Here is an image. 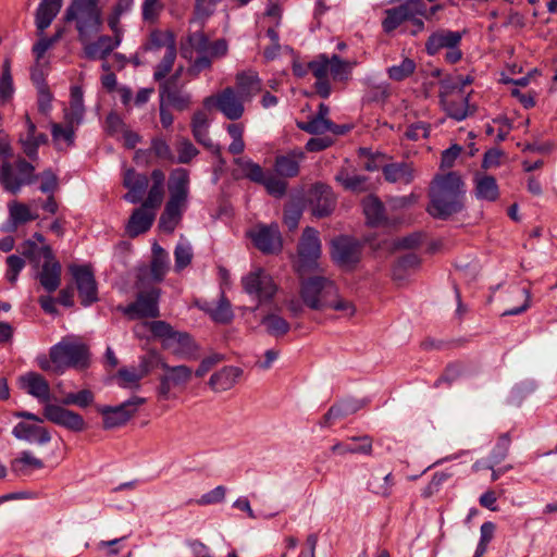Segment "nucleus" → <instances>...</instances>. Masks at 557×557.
I'll return each mask as SVG.
<instances>
[{
  "label": "nucleus",
  "mask_w": 557,
  "mask_h": 557,
  "mask_svg": "<svg viewBox=\"0 0 557 557\" xmlns=\"http://www.w3.org/2000/svg\"><path fill=\"white\" fill-rule=\"evenodd\" d=\"M21 387L29 395L45 404L44 417L48 421L73 432H82L86 428L84 418L60 405L50 404L51 393L48 381L36 372H28L20 377Z\"/></svg>",
  "instance_id": "obj_1"
},
{
  "label": "nucleus",
  "mask_w": 557,
  "mask_h": 557,
  "mask_svg": "<svg viewBox=\"0 0 557 557\" xmlns=\"http://www.w3.org/2000/svg\"><path fill=\"white\" fill-rule=\"evenodd\" d=\"M299 295L302 302L312 310L333 309L346 317H352L356 312L354 304L342 298L336 284L326 276H300Z\"/></svg>",
  "instance_id": "obj_2"
},
{
  "label": "nucleus",
  "mask_w": 557,
  "mask_h": 557,
  "mask_svg": "<svg viewBox=\"0 0 557 557\" xmlns=\"http://www.w3.org/2000/svg\"><path fill=\"white\" fill-rule=\"evenodd\" d=\"M465 184L459 174L449 172L436 175L430 186L428 212L445 220L463 209Z\"/></svg>",
  "instance_id": "obj_3"
},
{
  "label": "nucleus",
  "mask_w": 557,
  "mask_h": 557,
  "mask_svg": "<svg viewBox=\"0 0 557 557\" xmlns=\"http://www.w3.org/2000/svg\"><path fill=\"white\" fill-rule=\"evenodd\" d=\"M162 371L158 377L157 397L159 400H174L193 380L194 371L186 364L171 366L164 359L157 360Z\"/></svg>",
  "instance_id": "obj_4"
},
{
  "label": "nucleus",
  "mask_w": 557,
  "mask_h": 557,
  "mask_svg": "<svg viewBox=\"0 0 557 557\" xmlns=\"http://www.w3.org/2000/svg\"><path fill=\"white\" fill-rule=\"evenodd\" d=\"M49 356L53 361L57 374H62L65 369H86L89 366V349L83 342L66 337L51 347Z\"/></svg>",
  "instance_id": "obj_5"
},
{
  "label": "nucleus",
  "mask_w": 557,
  "mask_h": 557,
  "mask_svg": "<svg viewBox=\"0 0 557 557\" xmlns=\"http://www.w3.org/2000/svg\"><path fill=\"white\" fill-rule=\"evenodd\" d=\"M64 20L74 23L79 35L99 32L102 20L98 0H72L65 10Z\"/></svg>",
  "instance_id": "obj_6"
},
{
  "label": "nucleus",
  "mask_w": 557,
  "mask_h": 557,
  "mask_svg": "<svg viewBox=\"0 0 557 557\" xmlns=\"http://www.w3.org/2000/svg\"><path fill=\"white\" fill-rule=\"evenodd\" d=\"M37 178L35 168L24 159L15 163L4 162L0 166V184L12 194H17L23 186L33 184Z\"/></svg>",
  "instance_id": "obj_7"
},
{
  "label": "nucleus",
  "mask_w": 557,
  "mask_h": 557,
  "mask_svg": "<svg viewBox=\"0 0 557 557\" xmlns=\"http://www.w3.org/2000/svg\"><path fill=\"white\" fill-rule=\"evenodd\" d=\"M321 256V242L319 233L312 227H307L298 244V260L296 271L299 276L318 268V260Z\"/></svg>",
  "instance_id": "obj_8"
},
{
  "label": "nucleus",
  "mask_w": 557,
  "mask_h": 557,
  "mask_svg": "<svg viewBox=\"0 0 557 557\" xmlns=\"http://www.w3.org/2000/svg\"><path fill=\"white\" fill-rule=\"evenodd\" d=\"M242 286L245 293L256 297L259 304L270 301L277 292V285L272 276L262 268H255L244 275Z\"/></svg>",
  "instance_id": "obj_9"
},
{
  "label": "nucleus",
  "mask_w": 557,
  "mask_h": 557,
  "mask_svg": "<svg viewBox=\"0 0 557 557\" xmlns=\"http://www.w3.org/2000/svg\"><path fill=\"white\" fill-rule=\"evenodd\" d=\"M247 102L233 87H226L214 96L207 97L203 104L207 108L215 107L226 119L239 120L245 113Z\"/></svg>",
  "instance_id": "obj_10"
},
{
  "label": "nucleus",
  "mask_w": 557,
  "mask_h": 557,
  "mask_svg": "<svg viewBox=\"0 0 557 557\" xmlns=\"http://www.w3.org/2000/svg\"><path fill=\"white\" fill-rule=\"evenodd\" d=\"M146 51L152 53L156 58H161L153 76L156 81L163 79L172 70L176 58L175 37H151L146 46Z\"/></svg>",
  "instance_id": "obj_11"
},
{
  "label": "nucleus",
  "mask_w": 557,
  "mask_h": 557,
  "mask_svg": "<svg viewBox=\"0 0 557 557\" xmlns=\"http://www.w3.org/2000/svg\"><path fill=\"white\" fill-rule=\"evenodd\" d=\"M14 417L36 422L17 423L12 430V434L15 438L29 443H36L38 445H45L51 441L50 432L46 428L38 424L42 422V419L37 414L28 411H16L14 412Z\"/></svg>",
  "instance_id": "obj_12"
},
{
  "label": "nucleus",
  "mask_w": 557,
  "mask_h": 557,
  "mask_svg": "<svg viewBox=\"0 0 557 557\" xmlns=\"http://www.w3.org/2000/svg\"><path fill=\"white\" fill-rule=\"evenodd\" d=\"M160 289L151 287L147 290H140L136 300L126 307L119 309L129 319L158 318L159 312Z\"/></svg>",
  "instance_id": "obj_13"
},
{
  "label": "nucleus",
  "mask_w": 557,
  "mask_h": 557,
  "mask_svg": "<svg viewBox=\"0 0 557 557\" xmlns=\"http://www.w3.org/2000/svg\"><path fill=\"white\" fill-rule=\"evenodd\" d=\"M168 188L170 198L165 203V208L183 214L187 207L189 195V173L183 168L175 169L171 172Z\"/></svg>",
  "instance_id": "obj_14"
},
{
  "label": "nucleus",
  "mask_w": 557,
  "mask_h": 557,
  "mask_svg": "<svg viewBox=\"0 0 557 557\" xmlns=\"http://www.w3.org/2000/svg\"><path fill=\"white\" fill-rule=\"evenodd\" d=\"M145 403L144 397L133 396L119 406L100 407L99 412L103 417L104 429H113L125 424Z\"/></svg>",
  "instance_id": "obj_15"
},
{
  "label": "nucleus",
  "mask_w": 557,
  "mask_h": 557,
  "mask_svg": "<svg viewBox=\"0 0 557 557\" xmlns=\"http://www.w3.org/2000/svg\"><path fill=\"white\" fill-rule=\"evenodd\" d=\"M69 271L75 281L82 305L87 307L96 302L98 300V289L91 268L89 265L72 264L69 267Z\"/></svg>",
  "instance_id": "obj_16"
},
{
  "label": "nucleus",
  "mask_w": 557,
  "mask_h": 557,
  "mask_svg": "<svg viewBox=\"0 0 557 557\" xmlns=\"http://www.w3.org/2000/svg\"><path fill=\"white\" fill-rule=\"evenodd\" d=\"M256 248L263 253H276L282 249V237L277 224L256 225L248 232Z\"/></svg>",
  "instance_id": "obj_17"
},
{
  "label": "nucleus",
  "mask_w": 557,
  "mask_h": 557,
  "mask_svg": "<svg viewBox=\"0 0 557 557\" xmlns=\"http://www.w3.org/2000/svg\"><path fill=\"white\" fill-rule=\"evenodd\" d=\"M332 258L341 267L350 268L360 260L361 246L350 237H338L332 243Z\"/></svg>",
  "instance_id": "obj_18"
},
{
  "label": "nucleus",
  "mask_w": 557,
  "mask_h": 557,
  "mask_svg": "<svg viewBox=\"0 0 557 557\" xmlns=\"http://www.w3.org/2000/svg\"><path fill=\"white\" fill-rule=\"evenodd\" d=\"M45 262L39 273V282L47 292H54L61 282V264L54 260L52 249L49 245L41 247Z\"/></svg>",
  "instance_id": "obj_19"
},
{
  "label": "nucleus",
  "mask_w": 557,
  "mask_h": 557,
  "mask_svg": "<svg viewBox=\"0 0 557 557\" xmlns=\"http://www.w3.org/2000/svg\"><path fill=\"white\" fill-rule=\"evenodd\" d=\"M38 219V213L33 211L30 206L12 200L8 202V219L3 225L5 232L13 233L21 225Z\"/></svg>",
  "instance_id": "obj_20"
},
{
  "label": "nucleus",
  "mask_w": 557,
  "mask_h": 557,
  "mask_svg": "<svg viewBox=\"0 0 557 557\" xmlns=\"http://www.w3.org/2000/svg\"><path fill=\"white\" fill-rule=\"evenodd\" d=\"M441 102L446 113L457 121L465 120L469 113L468 95L465 91H449L444 89L441 92Z\"/></svg>",
  "instance_id": "obj_21"
},
{
  "label": "nucleus",
  "mask_w": 557,
  "mask_h": 557,
  "mask_svg": "<svg viewBox=\"0 0 557 557\" xmlns=\"http://www.w3.org/2000/svg\"><path fill=\"white\" fill-rule=\"evenodd\" d=\"M330 67L329 58L325 54H321L308 63V69L317 79L314 84L317 94L324 99L329 98L332 91L329 79Z\"/></svg>",
  "instance_id": "obj_22"
},
{
  "label": "nucleus",
  "mask_w": 557,
  "mask_h": 557,
  "mask_svg": "<svg viewBox=\"0 0 557 557\" xmlns=\"http://www.w3.org/2000/svg\"><path fill=\"white\" fill-rule=\"evenodd\" d=\"M148 177L143 173H137L134 169H128L123 175V186L127 189L124 199L131 203H138L148 188Z\"/></svg>",
  "instance_id": "obj_23"
},
{
  "label": "nucleus",
  "mask_w": 557,
  "mask_h": 557,
  "mask_svg": "<svg viewBox=\"0 0 557 557\" xmlns=\"http://www.w3.org/2000/svg\"><path fill=\"white\" fill-rule=\"evenodd\" d=\"M164 348L181 359L196 358L197 346L190 335L185 332L174 331Z\"/></svg>",
  "instance_id": "obj_24"
},
{
  "label": "nucleus",
  "mask_w": 557,
  "mask_h": 557,
  "mask_svg": "<svg viewBox=\"0 0 557 557\" xmlns=\"http://www.w3.org/2000/svg\"><path fill=\"white\" fill-rule=\"evenodd\" d=\"M177 75L178 72L174 77L163 82L160 85V100L169 107H173L176 110L183 111L189 107L191 99L188 94L177 90L173 87V82Z\"/></svg>",
  "instance_id": "obj_25"
},
{
  "label": "nucleus",
  "mask_w": 557,
  "mask_h": 557,
  "mask_svg": "<svg viewBox=\"0 0 557 557\" xmlns=\"http://www.w3.org/2000/svg\"><path fill=\"white\" fill-rule=\"evenodd\" d=\"M154 218L156 211H152L141 205L139 208L135 209L129 216L128 223L126 225V233L131 237H136L143 233H146L152 226Z\"/></svg>",
  "instance_id": "obj_26"
},
{
  "label": "nucleus",
  "mask_w": 557,
  "mask_h": 557,
  "mask_svg": "<svg viewBox=\"0 0 557 557\" xmlns=\"http://www.w3.org/2000/svg\"><path fill=\"white\" fill-rule=\"evenodd\" d=\"M236 91L246 100L250 101L262 89V82L255 71H242L236 74Z\"/></svg>",
  "instance_id": "obj_27"
},
{
  "label": "nucleus",
  "mask_w": 557,
  "mask_h": 557,
  "mask_svg": "<svg viewBox=\"0 0 557 557\" xmlns=\"http://www.w3.org/2000/svg\"><path fill=\"white\" fill-rule=\"evenodd\" d=\"M242 374L243 370L238 367H223L211 375L209 385L215 392H225L231 389L237 383Z\"/></svg>",
  "instance_id": "obj_28"
},
{
  "label": "nucleus",
  "mask_w": 557,
  "mask_h": 557,
  "mask_svg": "<svg viewBox=\"0 0 557 557\" xmlns=\"http://www.w3.org/2000/svg\"><path fill=\"white\" fill-rule=\"evenodd\" d=\"M385 180L389 183L408 185L414 178V169L411 163H389L382 169Z\"/></svg>",
  "instance_id": "obj_29"
},
{
  "label": "nucleus",
  "mask_w": 557,
  "mask_h": 557,
  "mask_svg": "<svg viewBox=\"0 0 557 557\" xmlns=\"http://www.w3.org/2000/svg\"><path fill=\"white\" fill-rule=\"evenodd\" d=\"M63 0H41L36 10V26L38 30L44 32L48 28L54 17L60 12Z\"/></svg>",
  "instance_id": "obj_30"
},
{
  "label": "nucleus",
  "mask_w": 557,
  "mask_h": 557,
  "mask_svg": "<svg viewBox=\"0 0 557 557\" xmlns=\"http://www.w3.org/2000/svg\"><path fill=\"white\" fill-rule=\"evenodd\" d=\"M350 441L358 442V444H349L344 442H337L332 447L331 450L334 455L345 456L347 454H362V455H371L372 453V438L368 435L364 436H352L349 438Z\"/></svg>",
  "instance_id": "obj_31"
},
{
  "label": "nucleus",
  "mask_w": 557,
  "mask_h": 557,
  "mask_svg": "<svg viewBox=\"0 0 557 557\" xmlns=\"http://www.w3.org/2000/svg\"><path fill=\"white\" fill-rule=\"evenodd\" d=\"M302 151H292L275 159L274 169L277 175L282 177H294L299 172V162L304 159Z\"/></svg>",
  "instance_id": "obj_32"
},
{
  "label": "nucleus",
  "mask_w": 557,
  "mask_h": 557,
  "mask_svg": "<svg viewBox=\"0 0 557 557\" xmlns=\"http://www.w3.org/2000/svg\"><path fill=\"white\" fill-rule=\"evenodd\" d=\"M363 407L361 400H343L332 406L323 417V426H329L333 421L354 414Z\"/></svg>",
  "instance_id": "obj_33"
},
{
  "label": "nucleus",
  "mask_w": 557,
  "mask_h": 557,
  "mask_svg": "<svg viewBox=\"0 0 557 557\" xmlns=\"http://www.w3.org/2000/svg\"><path fill=\"white\" fill-rule=\"evenodd\" d=\"M314 193L317 199L313 203L312 212L318 218H324L332 213L335 208V196L330 187L319 185L315 187Z\"/></svg>",
  "instance_id": "obj_34"
},
{
  "label": "nucleus",
  "mask_w": 557,
  "mask_h": 557,
  "mask_svg": "<svg viewBox=\"0 0 557 557\" xmlns=\"http://www.w3.org/2000/svg\"><path fill=\"white\" fill-rule=\"evenodd\" d=\"M89 59H103L120 45V37H97L94 42H83Z\"/></svg>",
  "instance_id": "obj_35"
},
{
  "label": "nucleus",
  "mask_w": 557,
  "mask_h": 557,
  "mask_svg": "<svg viewBox=\"0 0 557 557\" xmlns=\"http://www.w3.org/2000/svg\"><path fill=\"white\" fill-rule=\"evenodd\" d=\"M394 478L392 472L383 473L379 469L374 470L368 482L370 492L377 496L389 497L393 492Z\"/></svg>",
  "instance_id": "obj_36"
},
{
  "label": "nucleus",
  "mask_w": 557,
  "mask_h": 557,
  "mask_svg": "<svg viewBox=\"0 0 557 557\" xmlns=\"http://www.w3.org/2000/svg\"><path fill=\"white\" fill-rule=\"evenodd\" d=\"M474 191L478 199L495 201L498 198V185L493 176L478 174L474 178Z\"/></svg>",
  "instance_id": "obj_37"
},
{
  "label": "nucleus",
  "mask_w": 557,
  "mask_h": 557,
  "mask_svg": "<svg viewBox=\"0 0 557 557\" xmlns=\"http://www.w3.org/2000/svg\"><path fill=\"white\" fill-rule=\"evenodd\" d=\"M201 309L206 311L216 323H228L234 317L231 302L227 300L223 293L221 294L220 299L214 307L206 304L201 307Z\"/></svg>",
  "instance_id": "obj_38"
},
{
  "label": "nucleus",
  "mask_w": 557,
  "mask_h": 557,
  "mask_svg": "<svg viewBox=\"0 0 557 557\" xmlns=\"http://www.w3.org/2000/svg\"><path fill=\"white\" fill-rule=\"evenodd\" d=\"M83 90L78 86L71 88L70 108L65 110V120L71 124H79L84 115Z\"/></svg>",
  "instance_id": "obj_39"
},
{
  "label": "nucleus",
  "mask_w": 557,
  "mask_h": 557,
  "mask_svg": "<svg viewBox=\"0 0 557 557\" xmlns=\"http://www.w3.org/2000/svg\"><path fill=\"white\" fill-rule=\"evenodd\" d=\"M152 252L150 274L154 282H161L169 270V257L166 251L159 245L153 246Z\"/></svg>",
  "instance_id": "obj_40"
},
{
  "label": "nucleus",
  "mask_w": 557,
  "mask_h": 557,
  "mask_svg": "<svg viewBox=\"0 0 557 557\" xmlns=\"http://www.w3.org/2000/svg\"><path fill=\"white\" fill-rule=\"evenodd\" d=\"M417 69V63L413 59L405 57L398 64L387 67L386 73L389 79L394 82H403L410 77Z\"/></svg>",
  "instance_id": "obj_41"
},
{
  "label": "nucleus",
  "mask_w": 557,
  "mask_h": 557,
  "mask_svg": "<svg viewBox=\"0 0 557 557\" xmlns=\"http://www.w3.org/2000/svg\"><path fill=\"white\" fill-rule=\"evenodd\" d=\"M42 468L44 462L29 451H22L21 455L12 461V469L18 475H28L32 469Z\"/></svg>",
  "instance_id": "obj_42"
},
{
  "label": "nucleus",
  "mask_w": 557,
  "mask_h": 557,
  "mask_svg": "<svg viewBox=\"0 0 557 557\" xmlns=\"http://www.w3.org/2000/svg\"><path fill=\"white\" fill-rule=\"evenodd\" d=\"M362 207L369 224L379 225L384 221V207L376 197H366Z\"/></svg>",
  "instance_id": "obj_43"
},
{
  "label": "nucleus",
  "mask_w": 557,
  "mask_h": 557,
  "mask_svg": "<svg viewBox=\"0 0 557 557\" xmlns=\"http://www.w3.org/2000/svg\"><path fill=\"white\" fill-rule=\"evenodd\" d=\"M208 128L209 121L207 114L203 111L196 112L191 120L193 135L198 143L206 146L209 145L210 141Z\"/></svg>",
  "instance_id": "obj_44"
},
{
  "label": "nucleus",
  "mask_w": 557,
  "mask_h": 557,
  "mask_svg": "<svg viewBox=\"0 0 557 557\" xmlns=\"http://www.w3.org/2000/svg\"><path fill=\"white\" fill-rule=\"evenodd\" d=\"M235 163L243 171L244 175L253 183L261 184L268 175L258 163L250 159L237 158Z\"/></svg>",
  "instance_id": "obj_45"
},
{
  "label": "nucleus",
  "mask_w": 557,
  "mask_h": 557,
  "mask_svg": "<svg viewBox=\"0 0 557 557\" xmlns=\"http://www.w3.org/2000/svg\"><path fill=\"white\" fill-rule=\"evenodd\" d=\"M400 5L403 9H405V12H407L410 17H413L414 15H421L429 18L442 9L441 4H435L430 10H428L425 0H404Z\"/></svg>",
  "instance_id": "obj_46"
},
{
  "label": "nucleus",
  "mask_w": 557,
  "mask_h": 557,
  "mask_svg": "<svg viewBox=\"0 0 557 557\" xmlns=\"http://www.w3.org/2000/svg\"><path fill=\"white\" fill-rule=\"evenodd\" d=\"M420 264V258L413 253L409 252L403 256L396 263L393 270V278L395 281H403L406 277L405 272L408 270L417 269Z\"/></svg>",
  "instance_id": "obj_47"
},
{
  "label": "nucleus",
  "mask_w": 557,
  "mask_h": 557,
  "mask_svg": "<svg viewBox=\"0 0 557 557\" xmlns=\"http://www.w3.org/2000/svg\"><path fill=\"white\" fill-rule=\"evenodd\" d=\"M261 323L265 326L267 332L273 336H283L289 331V323L277 314H268Z\"/></svg>",
  "instance_id": "obj_48"
},
{
  "label": "nucleus",
  "mask_w": 557,
  "mask_h": 557,
  "mask_svg": "<svg viewBox=\"0 0 557 557\" xmlns=\"http://www.w3.org/2000/svg\"><path fill=\"white\" fill-rule=\"evenodd\" d=\"M116 380H117V384L119 386L123 387V388H138L139 387V383L140 381L143 380L139 375V373L137 372V370L135 369V367H124V368H121L117 373H116Z\"/></svg>",
  "instance_id": "obj_49"
},
{
  "label": "nucleus",
  "mask_w": 557,
  "mask_h": 557,
  "mask_svg": "<svg viewBox=\"0 0 557 557\" xmlns=\"http://www.w3.org/2000/svg\"><path fill=\"white\" fill-rule=\"evenodd\" d=\"M510 447V437L508 434H503L498 437L497 443L490 455L488 469H493L496 465L500 463L508 455Z\"/></svg>",
  "instance_id": "obj_50"
},
{
  "label": "nucleus",
  "mask_w": 557,
  "mask_h": 557,
  "mask_svg": "<svg viewBox=\"0 0 557 557\" xmlns=\"http://www.w3.org/2000/svg\"><path fill=\"white\" fill-rule=\"evenodd\" d=\"M410 18L401 5L386 10V17L383 20L382 25L385 32L389 33L396 29L404 21Z\"/></svg>",
  "instance_id": "obj_51"
},
{
  "label": "nucleus",
  "mask_w": 557,
  "mask_h": 557,
  "mask_svg": "<svg viewBox=\"0 0 557 557\" xmlns=\"http://www.w3.org/2000/svg\"><path fill=\"white\" fill-rule=\"evenodd\" d=\"M175 270L177 272L190 264L193 259V248L188 242H180L174 250Z\"/></svg>",
  "instance_id": "obj_52"
},
{
  "label": "nucleus",
  "mask_w": 557,
  "mask_h": 557,
  "mask_svg": "<svg viewBox=\"0 0 557 557\" xmlns=\"http://www.w3.org/2000/svg\"><path fill=\"white\" fill-rule=\"evenodd\" d=\"M74 124L67 122L66 126H62L59 123L51 124L52 139L57 145L65 143L66 146H71L74 143Z\"/></svg>",
  "instance_id": "obj_53"
},
{
  "label": "nucleus",
  "mask_w": 557,
  "mask_h": 557,
  "mask_svg": "<svg viewBox=\"0 0 557 557\" xmlns=\"http://www.w3.org/2000/svg\"><path fill=\"white\" fill-rule=\"evenodd\" d=\"M26 127L27 132L25 135L21 136L20 141L22 144L23 151L25 152V154L33 159L36 157V125L32 122L28 115H26Z\"/></svg>",
  "instance_id": "obj_54"
},
{
  "label": "nucleus",
  "mask_w": 557,
  "mask_h": 557,
  "mask_svg": "<svg viewBox=\"0 0 557 557\" xmlns=\"http://www.w3.org/2000/svg\"><path fill=\"white\" fill-rule=\"evenodd\" d=\"M13 92L14 86L11 74V63L9 59H5L0 77V96L3 100H8L12 97Z\"/></svg>",
  "instance_id": "obj_55"
},
{
  "label": "nucleus",
  "mask_w": 557,
  "mask_h": 557,
  "mask_svg": "<svg viewBox=\"0 0 557 557\" xmlns=\"http://www.w3.org/2000/svg\"><path fill=\"white\" fill-rule=\"evenodd\" d=\"M331 76L335 81H346L349 77L351 65L342 61L337 55L329 58Z\"/></svg>",
  "instance_id": "obj_56"
},
{
  "label": "nucleus",
  "mask_w": 557,
  "mask_h": 557,
  "mask_svg": "<svg viewBox=\"0 0 557 557\" xmlns=\"http://www.w3.org/2000/svg\"><path fill=\"white\" fill-rule=\"evenodd\" d=\"M150 151L162 161L175 162L171 147L163 138H153L151 140Z\"/></svg>",
  "instance_id": "obj_57"
},
{
  "label": "nucleus",
  "mask_w": 557,
  "mask_h": 557,
  "mask_svg": "<svg viewBox=\"0 0 557 557\" xmlns=\"http://www.w3.org/2000/svg\"><path fill=\"white\" fill-rule=\"evenodd\" d=\"M333 126L330 120H323L322 117H312L311 120L302 123H298V127L309 134H324Z\"/></svg>",
  "instance_id": "obj_58"
},
{
  "label": "nucleus",
  "mask_w": 557,
  "mask_h": 557,
  "mask_svg": "<svg viewBox=\"0 0 557 557\" xmlns=\"http://www.w3.org/2000/svg\"><path fill=\"white\" fill-rule=\"evenodd\" d=\"M143 326L148 327L154 337L162 341L163 348L165 347L169 337H171L174 332L173 327L168 322L160 320L145 323Z\"/></svg>",
  "instance_id": "obj_59"
},
{
  "label": "nucleus",
  "mask_w": 557,
  "mask_h": 557,
  "mask_svg": "<svg viewBox=\"0 0 557 557\" xmlns=\"http://www.w3.org/2000/svg\"><path fill=\"white\" fill-rule=\"evenodd\" d=\"M261 185L265 187L271 196L276 198L283 197L287 189V183L272 174H268Z\"/></svg>",
  "instance_id": "obj_60"
},
{
  "label": "nucleus",
  "mask_w": 557,
  "mask_h": 557,
  "mask_svg": "<svg viewBox=\"0 0 557 557\" xmlns=\"http://www.w3.org/2000/svg\"><path fill=\"white\" fill-rule=\"evenodd\" d=\"M94 401V394L89 389H82L78 393H69L62 399V404L65 406L76 405L85 408Z\"/></svg>",
  "instance_id": "obj_61"
},
{
  "label": "nucleus",
  "mask_w": 557,
  "mask_h": 557,
  "mask_svg": "<svg viewBox=\"0 0 557 557\" xmlns=\"http://www.w3.org/2000/svg\"><path fill=\"white\" fill-rule=\"evenodd\" d=\"M176 150L178 157L177 160H175V162L178 163H188L193 158H195L198 154L197 148L187 138H181L177 140Z\"/></svg>",
  "instance_id": "obj_62"
},
{
  "label": "nucleus",
  "mask_w": 557,
  "mask_h": 557,
  "mask_svg": "<svg viewBox=\"0 0 557 557\" xmlns=\"http://www.w3.org/2000/svg\"><path fill=\"white\" fill-rule=\"evenodd\" d=\"M182 213L164 208L160 219L159 227L166 233H172L182 219Z\"/></svg>",
  "instance_id": "obj_63"
},
{
  "label": "nucleus",
  "mask_w": 557,
  "mask_h": 557,
  "mask_svg": "<svg viewBox=\"0 0 557 557\" xmlns=\"http://www.w3.org/2000/svg\"><path fill=\"white\" fill-rule=\"evenodd\" d=\"M7 265H8V270H7V274H5L7 280L11 284H14L17 280L20 272L25 267V261L20 256L11 255L7 258Z\"/></svg>",
  "instance_id": "obj_64"
}]
</instances>
